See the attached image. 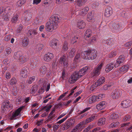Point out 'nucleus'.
I'll return each instance as SVG.
<instances>
[{
  "label": "nucleus",
  "instance_id": "1",
  "mask_svg": "<svg viewBox=\"0 0 132 132\" xmlns=\"http://www.w3.org/2000/svg\"><path fill=\"white\" fill-rule=\"evenodd\" d=\"M59 20V18L57 15L52 16L50 19V21L46 24V28L47 30L51 32L56 29L57 27V23Z\"/></svg>",
  "mask_w": 132,
  "mask_h": 132
},
{
  "label": "nucleus",
  "instance_id": "2",
  "mask_svg": "<svg viewBox=\"0 0 132 132\" xmlns=\"http://www.w3.org/2000/svg\"><path fill=\"white\" fill-rule=\"evenodd\" d=\"M97 53L95 49L89 50L82 52L81 54L82 58L86 60H94L97 57Z\"/></svg>",
  "mask_w": 132,
  "mask_h": 132
},
{
  "label": "nucleus",
  "instance_id": "3",
  "mask_svg": "<svg viewBox=\"0 0 132 132\" xmlns=\"http://www.w3.org/2000/svg\"><path fill=\"white\" fill-rule=\"evenodd\" d=\"M104 97L105 95L103 94H100L98 96L91 95L88 98V102L89 103L91 104L101 100Z\"/></svg>",
  "mask_w": 132,
  "mask_h": 132
},
{
  "label": "nucleus",
  "instance_id": "4",
  "mask_svg": "<svg viewBox=\"0 0 132 132\" xmlns=\"http://www.w3.org/2000/svg\"><path fill=\"white\" fill-rule=\"evenodd\" d=\"M104 63L103 62L99 63L97 67L94 69L93 72L91 73V76L93 77L97 76L100 74V71Z\"/></svg>",
  "mask_w": 132,
  "mask_h": 132
},
{
  "label": "nucleus",
  "instance_id": "5",
  "mask_svg": "<svg viewBox=\"0 0 132 132\" xmlns=\"http://www.w3.org/2000/svg\"><path fill=\"white\" fill-rule=\"evenodd\" d=\"M122 94V91L121 90L116 89L112 92L111 96L113 99H117L121 97Z\"/></svg>",
  "mask_w": 132,
  "mask_h": 132
},
{
  "label": "nucleus",
  "instance_id": "6",
  "mask_svg": "<svg viewBox=\"0 0 132 132\" xmlns=\"http://www.w3.org/2000/svg\"><path fill=\"white\" fill-rule=\"evenodd\" d=\"M60 62L63 64L64 67L67 68L70 67L68 63L67 57L66 55H64L60 57Z\"/></svg>",
  "mask_w": 132,
  "mask_h": 132
},
{
  "label": "nucleus",
  "instance_id": "7",
  "mask_svg": "<svg viewBox=\"0 0 132 132\" xmlns=\"http://www.w3.org/2000/svg\"><path fill=\"white\" fill-rule=\"evenodd\" d=\"M13 105L10 103L9 101L7 100H5L3 103L2 106V111L4 112L7 110L9 108L12 109Z\"/></svg>",
  "mask_w": 132,
  "mask_h": 132
},
{
  "label": "nucleus",
  "instance_id": "8",
  "mask_svg": "<svg viewBox=\"0 0 132 132\" xmlns=\"http://www.w3.org/2000/svg\"><path fill=\"white\" fill-rule=\"evenodd\" d=\"M79 78L78 72L75 71L72 75L69 78V82L71 84L73 83L76 81Z\"/></svg>",
  "mask_w": 132,
  "mask_h": 132
},
{
  "label": "nucleus",
  "instance_id": "9",
  "mask_svg": "<svg viewBox=\"0 0 132 132\" xmlns=\"http://www.w3.org/2000/svg\"><path fill=\"white\" fill-rule=\"evenodd\" d=\"M84 126L83 122H80L75 126L72 131L71 132H80L84 128Z\"/></svg>",
  "mask_w": 132,
  "mask_h": 132
},
{
  "label": "nucleus",
  "instance_id": "10",
  "mask_svg": "<svg viewBox=\"0 0 132 132\" xmlns=\"http://www.w3.org/2000/svg\"><path fill=\"white\" fill-rule=\"evenodd\" d=\"M48 43L50 46L53 48L56 49L59 43V41L56 39L53 38L50 40Z\"/></svg>",
  "mask_w": 132,
  "mask_h": 132
},
{
  "label": "nucleus",
  "instance_id": "11",
  "mask_svg": "<svg viewBox=\"0 0 132 132\" xmlns=\"http://www.w3.org/2000/svg\"><path fill=\"white\" fill-rule=\"evenodd\" d=\"M28 68L27 67L22 68L21 71L20 75L22 78H26L28 73Z\"/></svg>",
  "mask_w": 132,
  "mask_h": 132
},
{
  "label": "nucleus",
  "instance_id": "12",
  "mask_svg": "<svg viewBox=\"0 0 132 132\" xmlns=\"http://www.w3.org/2000/svg\"><path fill=\"white\" fill-rule=\"evenodd\" d=\"M23 107V106L20 107L15 112H14L12 113V116L10 118V119L11 120L16 119V117L19 114L21 111Z\"/></svg>",
  "mask_w": 132,
  "mask_h": 132
},
{
  "label": "nucleus",
  "instance_id": "13",
  "mask_svg": "<svg viewBox=\"0 0 132 132\" xmlns=\"http://www.w3.org/2000/svg\"><path fill=\"white\" fill-rule=\"evenodd\" d=\"M112 13V9L110 6H107L105 11L104 15L108 17L111 15Z\"/></svg>",
  "mask_w": 132,
  "mask_h": 132
},
{
  "label": "nucleus",
  "instance_id": "14",
  "mask_svg": "<svg viewBox=\"0 0 132 132\" xmlns=\"http://www.w3.org/2000/svg\"><path fill=\"white\" fill-rule=\"evenodd\" d=\"M53 57V54L52 53L48 52L44 55L43 59L45 61H48L51 60Z\"/></svg>",
  "mask_w": 132,
  "mask_h": 132
},
{
  "label": "nucleus",
  "instance_id": "15",
  "mask_svg": "<svg viewBox=\"0 0 132 132\" xmlns=\"http://www.w3.org/2000/svg\"><path fill=\"white\" fill-rule=\"evenodd\" d=\"M107 103L105 101H102L97 104L96 108L98 110L104 109L106 106Z\"/></svg>",
  "mask_w": 132,
  "mask_h": 132
},
{
  "label": "nucleus",
  "instance_id": "16",
  "mask_svg": "<svg viewBox=\"0 0 132 132\" xmlns=\"http://www.w3.org/2000/svg\"><path fill=\"white\" fill-rule=\"evenodd\" d=\"M131 104V101L129 100H125L122 102L121 105L124 108H127Z\"/></svg>",
  "mask_w": 132,
  "mask_h": 132
},
{
  "label": "nucleus",
  "instance_id": "17",
  "mask_svg": "<svg viewBox=\"0 0 132 132\" xmlns=\"http://www.w3.org/2000/svg\"><path fill=\"white\" fill-rule=\"evenodd\" d=\"M89 68L88 67L86 66L81 69L79 72H78L79 77H80L84 75L87 71L88 69Z\"/></svg>",
  "mask_w": 132,
  "mask_h": 132
},
{
  "label": "nucleus",
  "instance_id": "18",
  "mask_svg": "<svg viewBox=\"0 0 132 132\" xmlns=\"http://www.w3.org/2000/svg\"><path fill=\"white\" fill-rule=\"evenodd\" d=\"M10 11V8L9 7H6L4 11V13L3 14L4 19L6 21H7L9 20V17L7 15L8 12Z\"/></svg>",
  "mask_w": 132,
  "mask_h": 132
},
{
  "label": "nucleus",
  "instance_id": "19",
  "mask_svg": "<svg viewBox=\"0 0 132 132\" xmlns=\"http://www.w3.org/2000/svg\"><path fill=\"white\" fill-rule=\"evenodd\" d=\"M114 64L112 63H110L107 64L105 67V71L108 72L110 71L113 68Z\"/></svg>",
  "mask_w": 132,
  "mask_h": 132
},
{
  "label": "nucleus",
  "instance_id": "20",
  "mask_svg": "<svg viewBox=\"0 0 132 132\" xmlns=\"http://www.w3.org/2000/svg\"><path fill=\"white\" fill-rule=\"evenodd\" d=\"M129 68L128 65H124L121 67L119 69V71L122 74H124L126 72Z\"/></svg>",
  "mask_w": 132,
  "mask_h": 132
},
{
  "label": "nucleus",
  "instance_id": "21",
  "mask_svg": "<svg viewBox=\"0 0 132 132\" xmlns=\"http://www.w3.org/2000/svg\"><path fill=\"white\" fill-rule=\"evenodd\" d=\"M97 116L95 114H93L89 118L87 119L85 121L82 122H83V124L84 125V124L88 123L90 122L93 121L95 119V117Z\"/></svg>",
  "mask_w": 132,
  "mask_h": 132
},
{
  "label": "nucleus",
  "instance_id": "22",
  "mask_svg": "<svg viewBox=\"0 0 132 132\" xmlns=\"http://www.w3.org/2000/svg\"><path fill=\"white\" fill-rule=\"evenodd\" d=\"M77 25L78 28L80 29H82L85 27L86 24L83 21L80 20L78 22Z\"/></svg>",
  "mask_w": 132,
  "mask_h": 132
},
{
  "label": "nucleus",
  "instance_id": "23",
  "mask_svg": "<svg viewBox=\"0 0 132 132\" xmlns=\"http://www.w3.org/2000/svg\"><path fill=\"white\" fill-rule=\"evenodd\" d=\"M105 78L104 77H101L98 79L97 81L95 82V83L99 86L104 83L105 81Z\"/></svg>",
  "mask_w": 132,
  "mask_h": 132
},
{
  "label": "nucleus",
  "instance_id": "24",
  "mask_svg": "<svg viewBox=\"0 0 132 132\" xmlns=\"http://www.w3.org/2000/svg\"><path fill=\"white\" fill-rule=\"evenodd\" d=\"M87 20V21L91 22L92 23L95 21V20L93 18L92 13L88 14Z\"/></svg>",
  "mask_w": 132,
  "mask_h": 132
},
{
  "label": "nucleus",
  "instance_id": "25",
  "mask_svg": "<svg viewBox=\"0 0 132 132\" xmlns=\"http://www.w3.org/2000/svg\"><path fill=\"white\" fill-rule=\"evenodd\" d=\"M77 53L76 54L75 58L73 61V65L75 66V65H77L76 64L78 63L79 62V59L80 57V55L79 53H78V52H77Z\"/></svg>",
  "mask_w": 132,
  "mask_h": 132
},
{
  "label": "nucleus",
  "instance_id": "26",
  "mask_svg": "<svg viewBox=\"0 0 132 132\" xmlns=\"http://www.w3.org/2000/svg\"><path fill=\"white\" fill-rule=\"evenodd\" d=\"M76 51V50L75 48H73L69 50L68 52V56L70 57H73L75 55Z\"/></svg>",
  "mask_w": 132,
  "mask_h": 132
},
{
  "label": "nucleus",
  "instance_id": "27",
  "mask_svg": "<svg viewBox=\"0 0 132 132\" xmlns=\"http://www.w3.org/2000/svg\"><path fill=\"white\" fill-rule=\"evenodd\" d=\"M39 71L41 74L45 75L47 71V68L45 66H42L40 68Z\"/></svg>",
  "mask_w": 132,
  "mask_h": 132
},
{
  "label": "nucleus",
  "instance_id": "28",
  "mask_svg": "<svg viewBox=\"0 0 132 132\" xmlns=\"http://www.w3.org/2000/svg\"><path fill=\"white\" fill-rule=\"evenodd\" d=\"M29 40L28 39L26 38L23 40L22 42V45L24 47H26L29 43Z\"/></svg>",
  "mask_w": 132,
  "mask_h": 132
},
{
  "label": "nucleus",
  "instance_id": "29",
  "mask_svg": "<svg viewBox=\"0 0 132 132\" xmlns=\"http://www.w3.org/2000/svg\"><path fill=\"white\" fill-rule=\"evenodd\" d=\"M92 35V32L90 30H87L85 34V38H86L87 37L89 38Z\"/></svg>",
  "mask_w": 132,
  "mask_h": 132
},
{
  "label": "nucleus",
  "instance_id": "30",
  "mask_svg": "<svg viewBox=\"0 0 132 132\" xmlns=\"http://www.w3.org/2000/svg\"><path fill=\"white\" fill-rule=\"evenodd\" d=\"M117 54L116 51L114 50L111 52L108 55V57L110 58H112L115 56Z\"/></svg>",
  "mask_w": 132,
  "mask_h": 132
},
{
  "label": "nucleus",
  "instance_id": "31",
  "mask_svg": "<svg viewBox=\"0 0 132 132\" xmlns=\"http://www.w3.org/2000/svg\"><path fill=\"white\" fill-rule=\"evenodd\" d=\"M118 62H119L120 64L122 63L125 61V57L123 55H121L117 59Z\"/></svg>",
  "mask_w": 132,
  "mask_h": 132
},
{
  "label": "nucleus",
  "instance_id": "32",
  "mask_svg": "<svg viewBox=\"0 0 132 132\" xmlns=\"http://www.w3.org/2000/svg\"><path fill=\"white\" fill-rule=\"evenodd\" d=\"M62 49L64 51H67L68 49V42L65 41L64 42L62 45Z\"/></svg>",
  "mask_w": 132,
  "mask_h": 132
},
{
  "label": "nucleus",
  "instance_id": "33",
  "mask_svg": "<svg viewBox=\"0 0 132 132\" xmlns=\"http://www.w3.org/2000/svg\"><path fill=\"white\" fill-rule=\"evenodd\" d=\"M26 0H19L16 3V5L17 6H21L26 2Z\"/></svg>",
  "mask_w": 132,
  "mask_h": 132
},
{
  "label": "nucleus",
  "instance_id": "34",
  "mask_svg": "<svg viewBox=\"0 0 132 132\" xmlns=\"http://www.w3.org/2000/svg\"><path fill=\"white\" fill-rule=\"evenodd\" d=\"M105 119L103 118L99 119L98 120V125H102L104 124L105 123Z\"/></svg>",
  "mask_w": 132,
  "mask_h": 132
},
{
  "label": "nucleus",
  "instance_id": "35",
  "mask_svg": "<svg viewBox=\"0 0 132 132\" xmlns=\"http://www.w3.org/2000/svg\"><path fill=\"white\" fill-rule=\"evenodd\" d=\"M19 61L22 62H24L26 61V58L21 53L19 57Z\"/></svg>",
  "mask_w": 132,
  "mask_h": 132
},
{
  "label": "nucleus",
  "instance_id": "36",
  "mask_svg": "<svg viewBox=\"0 0 132 132\" xmlns=\"http://www.w3.org/2000/svg\"><path fill=\"white\" fill-rule=\"evenodd\" d=\"M89 9L88 7H86L83 9L81 12V14L82 16H84L86 14L87 11L89 10Z\"/></svg>",
  "mask_w": 132,
  "mask_h": 132
},
{
  "label": "nucleus",
  "instance_id": "37",
  "mask_svg": "<svg viewBox=\"0 0 132 132\" xmlns=\"http://www.w3.org/2000/svg\"><path fill=\"white\" fill-rule=\"evenodd\" d=\"M98 86L96 84L95 82L90 87L89 90L90 92H93V91L95 90V89Z\"/></svg>",
  "mask_w": 132,
  "mask_h": 132
},
{
  "label": "nucleus",
  "instance_id": "38",
  "mask_svg": "<svg viewBox=\"0 0 132 132\" xmlns=\"http://www.w3.org/2000/svg\"><path fill=\"white\" fill-rule=\"evenodd\" d=\"M87 0H77L76 2L77 5L80 6L82 5Z\"/></svg>",
  "mask_w": 132,
  "mask_h": 132
},
{
  "label": "nucleus",
  "instance_id": "39",
  "mask_svg": "<svg viewBox=\"0 0 132 132\" xmlns=\"http://www.w3.org/2000/svg\"><path fill=\"white\" fill-rule=\"evenodd\" d=\"M18 14H14L12 19V22L13 23H15L18 20Z\"/></svg>",
  "mask_w": 132,
  "mask_h": 132
},
{
  "label": "nucleus",
  "instance_id": "40",
  "mask_svg": "<svg viewBox=\"0 0 132 132\" xmlns=\"http://www.w3.org/2000/svg\"><path fill=\"white\" fill-rule=\"evenodd\" d=\"M37 90V87L36 85H34L30 90L31 93V94H33L35 93Z\"/></svg>",
  "mask_w": 132,
  "mask_h": 132
},
{
  "label": "nucleus",
  "instance_id": "41",
  "mask_svg": "<svg viewBox=\"0 0 132 132\" xmlns=\"http://www.w3.org/2000/svg\"><path fill=\"white\" fill-rule=\"evenodd\" d=\"M6 52L5 53V55L6 56H8L11 53L12 50L10 47H7L5 50Z\"/></svg>",
  "mask_w": 132,
  "mask_h": 132
},
{
  "label": "nucleus",
  "instance_id": "42",
  "mask_svg": "<svg viewBox=\"0 0 132 132\" xmlns=\"http://www.w3.org/2000/svg\"><path fill=\"white\" fill-rule=\"evenodd\" d=\"M118 116L117 113H113L110 116V118L111 119H117L118 118Z\"/></svg>",
  "mask_w": 132,
  "mask_h": 132
},
{
  "label": "nucleus",
  "instance_id": "43",
  "mask_svg": "<svg viewBox=\"0 0 132 132\" xmlns=\"http://www.w3.org/2000/svg\"><path fill=\"white\" fill-rule=\"evenodd\" d=\"M132 46V41L127 42L125 44V46L127 48L129 49Z\"/></svg>",
  "mask_w": 132,
  "mask_h": 132
},
{
  "label": "nucleus",
  "instance_id": "44",
  "mask_svg": "<svg viewBox=\"0 0 132 132\" xmlns=\"http://www.w3.org/2000/svg\"><path fill=\"white\" fill-rule=\"evenodd\" d=\"M17 82L16 79L14 77L12 78L10 81V84L11 85H13L16 84Z\"/></svg>",
  "mask_w": 132,
  "mask_h": 132
},
{
  "label": "nucleus",
  "instance_id": "45",
  "mask_svg": "<svg viewBox=\"0 0 132 132\" xmlns=\"http://www.w3.org/2000/svg\"><path fill=\"white\" fill-rule=\"evenodd\" d=\"M70 114V113L68 115H67L66 116L65 118H64L61 119L59 121L57 122L56 123H59L61 124L64 122L65 120H66L67 119V118L69 116V115Z\"/></svg>",
  "mask_w": 132,
  "mask_h": 132
},
{
  "label": "nucleus",
  "instance_id": "46",
  "mask_svg": "<svg viewBox=\"0 0 132 132\" xmlns=\"http://www.w3.org/2000/svg\"><path fill=\"white\" fill-rule=\"evenodd\" d=\"M35 79V77L34 76H32L28 78L27 81L28 83L30 84H31L32 81L34 80Z\"/></svg>",
  "mask_w": 132,
  "mask_h": 132
},
{
  "label": "nucleus",
  "instance_id": "47",
  "mask_svg": "<svg viewBox=\"0 0 132 132\" xmlns=\"http://www.w3.org/2000/svg\"><path fill=\"white\" fill-rule=\"evenodd\" d=\"M31 18V14L29 13L28 14H26V17L24 18L25 19V21L26 22L28 21H29Z\"/></svg>",
  "mask_w": 132,
  "mask_h": 132
},
{
  "label": "nucleus",
  "instance_id": "48",
  "mask_svg": "<svg viewBox=\"0 0 132 132\" xmlns=\"http://www.w3.org/2000/svg\"><path fill=\"white\" fill-rule=\"evenodd\" d=\"M78 37L77 36L72 37L71 41V43L72 44H74L77 41Z\"/></svg>",
  "mask_w": 132,
  "mask_h": 132
},
{
  "label": "nucleus",
  "instance_id": "49",
  "mask_svg": "<svg viewBox=\"0 0 132 132\" xmlns=\"http://www.w3.org/2000/svg\"><path fill=\"white\" fill-rule=\"evenodd\" d=\"M98 38L97 36H94L91 38V39L90 41V43H95L97 40Z\"/></svg>",
  "mask_w": 132,
  "mask_h": 132
},
{
  "label": "nucleus",
  "instance_id": "50",
  "mask_svg": "<svg viewBox=\"0 0 132 132\" xmlns=\"http://www.w3.org/2000/svg\"><path fill=\"white\" fill-rule=\"evenodd\" d=\"M21 52H18L14 53V57L15 59H17L19 57L21 53Z\"/></svg>",
  "mask_w": 132,
  "mask_h": 132
},
{
  "label": "nucleus",
  "instance_id": "51",
  "mask_svg": "<svg viewBox=\"0 0 132 132\" xmlns=\"http://www.w3.org/2000/svg\"><path fill=\"white\" fill-rule=\"evenodd\" d=\"M43 47L44 46L42 44H40L37 47L36 50L38 51H40L43 49Z\"/></svg>",
  "mask_w": 132,
  "mask_h": 132
},
{
  "label": "nucleus",
  "instance_id": "52",
  "mask_svg": "<svg viewBox=\"0 0 132 132\" xmlns=\"http://www.w3.org/2000/svg\"><path fill=\"white\" fill-rule=\"evenodd\" d=\"M11 38V36L10 35H7L5 36L4 40L5 41H8Z\"/></svg>",
  "mask_w": 132,
  "mask_h": 132
},
{
  "label": "nucleus",
  "instance_id": "53",
  "mask_svg": "<svg viewBox=\"0 0 132 132\" xmlns=\"http://www.w3.org/2000/svg\"><path fill=\"white\" fill-rule=\"evenodd\" d=\"M120 29L119 26L118 24H116L113 27V31L114 32H117Z\"/></svg>",
  "mask_w": 132,
  "mask_h": 132
},
{
  "label": "nucleus",
  "instance_id": "54",
  "mask_svg": "<svg viewBox=\"0 0 132 132\" xmlns=\"http://www.w3.org/2000/svg\"><path fill=\"white\" fill-rule=\"evenodd\" d=\"M119 122H116L115 123H112L110 125V127H117L119 125Z\"/></svg>",
  "mask_w": 132,
  "mask_h": 132
},
{
  "label": "nucleus",
  "instance_id": "55",
  "mask_svg": "<svg viewBox=\"0 0 132 132\" xmlns=\"http://www.w3.org/2000/svg\"><path fill=\"white\" fill-rule=\"evenodd\" d=\"M131 117L129 115H127L124 118L123 120L124 121H126L130 119Z\"/></svg>",
  "mask_w": 132,
  "mask_h": 132
},
{
  "label": "nucleus",
  "instance_id": "56",
  "mask_svg": "<svg viewBox=\"0 0 132 132\" xmlns=\"http://www.w3.org/2000/svg\"><path fill=\"white\" fill-rule=\"evenodd\" d=\"M46 88V87L45 85L44 86L41 88V89L39 90V92L41 94H42L44 92V90Z\"/></svg>",
  "mask_w": 132,
  "mask_h": 132
},
{
  "label": "nucleus",
  "instance_id": "57",
  "mask_svg": "<svg viewBox=\"0 0 132 132\" xmlns=\"http://www.w3.org/2000/svg\"><path fill=\"white\" fill-rule=\"evenodd\" d=\"M22 29V25H20L18 27V28L16 30V31L17 32H20Z\"/></svg>",
  "mask_w": 132,
  "mask_h": 132
},
{
  "label": "nucleus",
  "instance_id": "58",
  "mask_svg": "<svg viewBox=\"0 0 132 132\" xmlns=\"http://www.w3.org/2000/svg\"><path fill=\"white\" fill-rule=\"evenodd\" d=\"M5 77L7 79H9L10 78L11 74L9 72H7L5 75Z\"/></svg>",
  "mask_w": 132,
  "mask_h": 132
},
{
  "label": "nucleus",
  "instance_id": "59",
  "mask_svg": "<svg viewBox=\"0 0 132 132\" xmlns=\"http://www.w3.org/2000/svg\"><path fill=\"white\" fill-rule=\"evenodd\" d=\"M68 91H67L61 95V96L59 97V99H58V100H60L63 98L66 94L68 93Z\"/></svg>",
  "mask_w": 132,
  "mask_h": 132
},
{
  "label": "nucleus",
  "instance_id": "60",
  "mask_svg": "<svg viewBox=\"0 0 132 132\" xmlns=\"http://www.w3.org/2000/svg\"><path fill=\"white\" fill-rule=\"evenodd\" d=\"M3 62L4 64H8L9 63V60L7 59H5L3 60Z\"/></svg>",
  "mask_w": 132,
  "mask_h": 132
},
{
  "label": "nucleus",
  "instance_id": "61",
  "mask_svg": "<svg viewBox=\"0 0 132 132\" xmlns=\"http://www.w3.org/2000/svg\"><path fill=\"white\" fill-rule=\"evenodd\" d=\"M52 2V0H47L45 2V5L47 4H51Z\"/></svg>",
  "mask_w": 132,
  "mask_h": 132
},
{
  "label": "nucleus",
  "instance_id": "62",
  "mask_svg": "<svg viewBox=\"0 0 132 132\" xmlns=\"http://www.w3.org/2000/svg\"><path fill=\"white\" fill-rule=\"evenodd\" d=\"M111 85H105L103 87V89L105 90H106L109 88Z\"/></svg>",
  "mask_w": 132,
  "mask_h": 132
},
{
  "label": "nucleus",
  "instance_id": "63",
  "mask_svg": "<svg viewBox=\"0 0 132 132\" xmlns=\"http://www.w3.org/2000/svg\"><path fill=\"white\" fill-rule=\"evenodd\" d=\"M43 120H41L39 121H37V124L38 126H40L42 125L43 123Z\"/></svg>",
  "mask_w": 132,
  "mask_h": 132
},
{
  "label": "nucleus",
  "instance_id": "64",
  "mask_svg": "<svg viewBox=\"0 0 132 132\" xmlns=\"http://www.w3.org/2000/svg\"><path fill=\"white\" fill-rule=\"evenodd\" d=\"M44 26L43 25H42L39 28V31L41 32L43 31L44 30Z\"/></svg>",
  "mask_w": 132,
  "mask_h": 132
}]
</instances>
